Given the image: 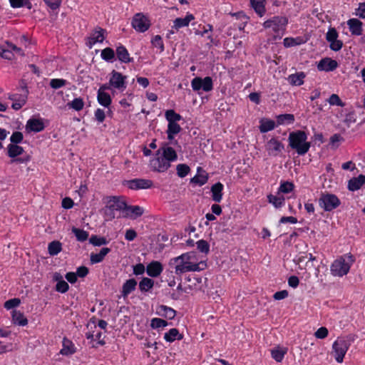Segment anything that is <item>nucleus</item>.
<instances>
[{
  "label": "nucleus",
  "mask_w": 365,
  "mask_h": 365,
  "mask_svg": "<svg viewBox=\"0 0 365 365\" xmlns=\"http://www.w3.org/2000/svg\"><path fill=\"white\" fill-rule=\"evenodd\" d=\"M288 140L289 146L295 150L299 155H304L311 146L310 143L307 141V135L303 130L291 132Z\"/></svg>",
  "instance_id": "1"
},
{
  "label": "nucleus",
  "mask_w": 365,
  "mask_h": 365,
  "mask_svg": "<svg viewBox=\"0 0 365 365\" xmlns=\"http://www.w3.org/2000/svg\"><path fill=\"white\" fill-rule=\"evenodd\" d=\"M354 262L355 258L350 253L340 256L334 260L330 266L331 275L339 277L346 275Z\"/></svg>",
  "instance_id": "2"
},
{
  "label": "nucleus",
  "mask_w": 365,
  "mask_h": 365,
  "mask_svg": "<svg viewBox=\"0 0 365 365\" xmlns=\"http://www.w3.org/2000/svg\"><path fill=\"white\" fill-rule=\"evenodd\" d=\"M126 207V202L122 197L110 196L108 197L106 206L103 208V215L106 221H111L114 220L115 212H122L123 215L124 210Z\"/></svg>",
  "instance_id": "3"
},
{
  "label": "nucleus",
  "mask_w": 365,
  "mask_h": 365,
  "mask_svg": "<svg viewBox=\"0 0 365 365\" xmlns=\"http://www.w3.org/2000/svg\"><path fill=\"white\" fill-rule=\"evenodd\" d=\"M354 338L351 335L338 337L332 344V354L338 363H342Z\"/></svg>",
  "instance_id": "4"
},
{
  "label": "nucleus",
  "mask_w": 365,
  "mask_h": 365,
  "mask_svg": "<svg viewBox=\"0 0 365 365\" xmlns=\"http://www.w3.org/2000/svg\"><path fill=\"white\" fill-rule=\"evenodd\" d=\"M288 24V19L282 16H274L263 23L264 29H270L275 36L281 38Z\"/></svg>",
  "instance_id": "5"
},
{
  "label": "nucleus",
  "mask_w": 365,
  "mask_h": 365,
  "mask_svg": "<svg viewBox=\"0 0 365 365\" xmlns=\"http://www.w3.org/2000/svg\"><path fill=\"white\" fill-rule=\"evenodd\" d=\"M318 202L325 212H331L341 205V200L336 195L327 192L321 194Z\"/></svg>",
  "instance_id": "6"
},
{
  "label": "nucleus",
  "mask_w": 365,
  "mask_h": 365,
  "mask_svg": "<svg viewBox=\"0 0 365 365\" xmlns=\"http://www.w3.org/2000/svg\"><path fill=\"white\" fill-rule=\"evenodd\" d=\"M21 93H12L9 94L8 98L13 101L11 108L15 110H20L26 103L29 94V90L27 88L25 82H21Z\"/></svg>",
  "instance_id": "7"
},
{
  "label": "nucleus",
  "mask_w": 365,
  "mask_h": 365,
  "mask_svg": "<svg viewBox=\"0 0 365 365\" xmlns=\"http://www.w3.org/2000/svg\"><path fill=\"white\" fill-rule=\"evenodd\" d=\"M191 87L194 91L198 92L202 91L209 92L213 89V81L211 77L206 76L204 78L195 77L191 81Z\"/></svg>",
  "instance_id": "8"
},
{
  "label": "nucleus",
  "mask_w": 365,
  "mask_h": 365,
  "mask_svg": "<svg viewBox=\"0 0 365 365\" xmlns=\"http://www.w3.org/2000/svg\"><path fill=\"white\" fill-rule=\"evenodd\" d=\"M172 260L176 264L175 267V273L178 275H181L183 273L188 272H196L200 271V264L192 263L191 262H187L182 259L177 260L176 257Z\"/></svg>",
  "instance_id": "9"
},
{
  "label": "nucleus",
  "mask_w": 365,
  "mask_h": 365,
  "mask_svg": "<svg viewBox=\"0 0 365 365\" xmlns=\"http://www.w3.org/2000/svg\"><path fill=\"white\" fill-rule=\"evenodd\" d=\"M110 75L109 81L113 89L121 92L124 91L127 87L126 76L115 70H113Z\"/></svg>",
  "instance_id": "10"
},
{
  "label": "nucleus",
  "mask_w": 365,
  "mask_h": 365,
  "mask_svg": "<svg viewBox=\"0 0 365 365\" xmlns=\"http://www.w3.org/2000/svg\"><path fill=\"white\" fill-rule=\"evenodd\" d=\"M148 18L141 13L136 14L132 19V26L138 32H145L150 27Z\"/></svg>",
  "instance_id": "11"
},
{
  "label": "nucleus",
  "mask_w": 365,
  "mask_h": 365,
  "mask_svg": "<svg viewBox=\"0 0 365 365\" xmlns=\"http://www.w3.org/2000/svg\"><path fill=\"white\" fill-rule=\"evenodd\" d=\"M124 185L130 190H140L148 189L153 187V182L152 180L143 178H135L130 180H126Z\"/></svg>",
  "instance_id": "12"
},
{
  "label": "nucleus",
  "mask_w": 365,
  "mask_h": 365,
  "mask_svg": "<svg viewBox=\"0 0 365 365\" xmlns=\"http://www.w3.org/2000/svg\"><path fill=\"white\" fill-rule=\"evenodd\" d=\"M150 165L153 171L164 173L170 168L171 164L164 160V158L160 155H156L155 158L150 160Z\"/></svg>",
  "instance_id": "13"
},
{
  "label": "nucleus",
  "mask_w": 365,
  "mask_h": 365,
  "mask_svg": "<svg viewBox=\"0 0 365 365\" xmlns=\"http://www.w3.org/2000/svg\"><path fill=\"white\" fill-rule=\"evenodd\" d=\"M160 155L164 158V160L170 163L178 159L176 151L172 147L168 146V144H164L157 150L156 155Z\"/></svg>",
  "instance_id": "14"
},
{
  "label": "nucleus",
  "mask_w": 365,
  "mask_h": 365,
  "mask_svg": "<svg viewBox=\"0 0 365 365\" xmlns=\"http://www.w3.org/2000/svg\"><path fill=\"white\" fill-rule=\"evenodd\" d=\"M144 210L142 207L138 205H128L124 210L123 217H130L131 219H136L138 217L143 215Z\"/></svg>",
  "instance_id": "15"
},
{
  "label": "nucleus",
  "mask_w": 365,
  "mask_h": 365,
  "mask_svg": "<svg viewBox=\"0 0 365 365\" xmlns=\"http://www.w3.org/2000/svg\"><path fill=\"white\" fill-rule=\"evenodd\" d=\"M338 66L336 61L330 58H322L317 64V69L321 71L329 72L335 70Z\"/></svg>",
  "instance_id": "16"
},
{
  "label": "nucleus",
  "mask_w": 365,
  "mask_h": 365,
  "mask_svg": "<svg viewBox=\"0 0 365 365\" xmlns=\"http://www.w3.org/2000/svg\"><path fill=\"white\" fill-rule=\"evenodd\" d=\"M283 149V144L276 138H271L267 143V150L270 155L275 156Z\"/></svg>",
  "instance_id": "17"
},
{
  "label": "nucleus",
  "mask_w": 365,
  "mask_h": 365,
  "mask_svg": "<svg viewBox=\"0 0 365 365\" xmlns=\"http://www.w3.org/2000/svg\"><path fill=\"white\" fill-rule=\"evenodd\" d=\"M163 267L162 264L158 261H153L147 265V274L151 277H158L163 272Z\"/></svg>",
  "instance_id": "18"
},
{
  "label": "nucleus",
  "mask_w": 365,
  "mask_h": 365,
  "mask_svg": "<svg viewBox=\"0 0 365 365\" xmlns=\"http://www.w3.org/2000/svg\"><path fill=\"white\" fill-rule=\"evenodd\" d=\"M138 282L135 279L131 278L127 279L122 286L121 296L125 299L128 296L134 292L136 289Z\"/></svg>",
  "instance_id": "19"
},
{
  "label": "nucleus",
  "mask_w": 365,
  "mask_h": 365,
  "mask_svg": "<svg viewBox=\"0 0 365 365\" xmlns=\"http://www.w3.org/2000/svg\"><path fill=\"white\" fill-rule=\"evenodd\" d=\"M105 33L106 30L101 28H98V30L93 31L91 33L89 41L87 43L89 48H92V46L96 43H102L105 39Z\"/></svg>",
  "instance_id": "20"
},
{
  "label": "nucleus",
  "mask_w": 365,
  "mask_h": 365,
  "mask_svg": "<svg viewBox=\"0 0 365 365\" xmlns=\"http://www.w3.org/2000/svg\"><path fill=\"white\" fill-rule=\"evenodd\" d=\"M45 126L41 119L31 118L27 121L26 129L29 132L38 133L44 129Z\"/></svg>",
  "instance_id": "21"
},
{
  "label": "nucleus",
  "mask_w": 365,
  "mask_h": 365,
  "mask_svg": "<svg viewBox=\"0 0 365 365\" xmlns=\"http://www.w3.org/2000/svg\"><path fill=\"white\" fill-rule=\"evenodd\" d=\"M365 184V175H359L358 177L352 178L348 181L347 187L350 191H356Z\"/></svg>",
  "instance_id": "22"
},
{
  "label": "nucleus",
  "mask_w": 365,
  "mask_h": 365,
  "mask_svg": "<svg viewBox=\"0 0 365 365\" xmlns=\"http://www.w3.org/2000/svg\"><path fill=\"white\" fill-rule=\"evenodd\" d=\"M115 53L118 59L121 63H128L133 62V58L130 57V54L127 48L123 45L117 46Z\"/></svg>",
  "instance_id": "23"
},
{
  "label": "nucleus",
  "mask_w": 365,
  "mask_h": 365,
  "mask_svg": "<svg viewBox=\"0 0 365 365\" xmlns=\"http://www.w3.org/2000/svg\"><path fill=\"white\" fill-rule=\"evenodd\" d=\"M76 352V348L72 341L64 337L62 341V349L60 354L63 356H70Z\"/></svg>",
  "instance_id": "24"
},
{
  "label": "nucleus",
  "mask_w": 365,
  "mask_h": 365,
  "mask_svg": "<svg viewBox=\"0 0 365 365\" xmlns=\"http://www.w3.org/2000/svg\"><path fill=\"white\" fill-rule=\"evenodd\" d=\"M349 31L352 35L360 36L362 34V22L357 19H350L347 21Z\"/></svg>",
  "instance_id": "25"
},
{
  "label": "nucleus",
  "mask_w": 365,
  "mask_h": 365,
  "mask_svg": "<svg viewBox=\"0 0 365 365\" xmlns=\"http://www.w3.org/2000/svg\"><path fill=\"white\" fill-rule=\"evenodd\" d=\"M193 19H195V16L192 14L187 13L185 18H177L174 20L173 29L178 31L182 27H186Z\"/></svg>",
  "instance_id": "26"
},
{
  "label": "nucleus",
  "mask_w": 365,
  "mask_h": 365,
  "mask_svg": "<svg viewBox=\"0 0 365 365\" xmlns=\"http://www.w3.org/2000/svg\"><path fill=\"white\" fill-rule=\"evenodd\" d=\"M156 313L158 315L168 319H174L176 315L175 310L165 305L158 306L156 309Z\"/></svg>",
  "instance_id": "27"
},
{
  "label": "nucleus",
  "mask_w": 365,
  "mask_h": 365,
  "mask_svg": "<svg viewBox=\"0 0 365 365\" xmlns=\"http://www.w3.org/2000/svg\"><path fill=\"white\" fill-rule=\"evenodd\" d=\"M110 252L108 247H103L98 253L92 252L90 255V262L91 264L103 262L105 257Z\"/></svg>",
  "instance_id": "28"
},
{
  "label": "nucleus",
  "mask_w": 365,
  "mask_h": 365,
  "mask_svg": "<svg viewBox=\"0 0 365 365\" xmlns=\"http://www.w3.org/2000/svg\"><path fill=\"white\" fill-rule=\"evenodd\" d=\"M223 185L218 182L211 187L212 199L215 202H220L222 199Z\"/></svg>",
  "instance_id": "29"
},
{
  "label": "nucleus",
  "mask_w": 365,
  "mask_h": 365,
  "mask_svg": "<svg viewBox=\"0 0 365 365\" xmlns=\"http://www.w3.org/2000/svg\"><path fill=\"white\" fill-rule=\"evenodd\" d=\"M12 322L15 325L24 327L28 324V319L23 312L14 309L12 311Z\"/></svg>",
  "instance_id": "30"
},
{
  "label": "nucleus",
  "mask_w": 365,
  "mask_h": 365,
  "mask_svg": "<svg viewBox=\"0 0 365 365\" xmlns=\"http://www.w3.org/2000/svg\"><path fill=\"white\" fill-rule=\"evenodd\" d=\"M305 76H306L304 72H298L289 75L287 78V80L291 85L299 86L304 83Z\"/></svg>",
  "instance_id": "31"
},
{
  "label": "nucleus",
  "mask_w": 365,
  "mask_h": 365,
  "mask_svg": "<svg viewBox=\"0 0 365 365\" xmlns=\"http://www.w3.org/2000/svg\"><path fill=\"white\" fill-rule=\"evenodd\" d=\"M24 148L16 144H9L7 145V155L11 158H15L23 154Z\"/></svg>",
  "instance_id": "32"
},
{
  "label": "nucleus",
  "mask_w": 365,
  "mask_h": 365,
  "mask_svg": "<svg viewBox=\"0 0 365 365\" xmlns=\"http://www.w3.org/2000/svg\"><path fill=\"white\" fill-rule=\"evenodd\" d=\"M182 128L178 123H168V130L166 131L168 135V139L173 140L175 135L178 134L181 131Z\"/></svg>",
  "instance_id": "33"
},
{
  "label": "nucleus",
  "mask_w": 365,
  "mask_h": 365,
  "mask_svg": "<svg viewBox=\"0 0 365 365\" xmlns=\"http://www.w3.org/2000/svg\"><path fill=\"white\" fill-rule=\"evenodd\" d=\"M252 7L254 9L255 12L259 16H262L264 15L265 10V0H250Z\"/></svg>",
  "instance_id": "34"
},
{
  "label": "nucleus",
  "mask_w": 365,
  "mask_h": 365,
  "mask_svg": "<svg viewBox=\"0 0 365 365\" xmlns=\"http://www.w3.org/2000/svg\"><path fill=\"white\" fill-rule=\"evenodd\" d=\"M54 279L57 281V284L56 285V290L57 292L61 293H66L68 290V284L66 281L62 279L61 275L56 273L54 275Z\"/></svg>",
  "instance_id": "35"
},
{
  "label": "nucleus",
  "mask_w": 365,
  "mask_h": 365,
  "mask_svg": "<svg viewBox=\"0 0 365 365\" xmlns=\"http://www.w3.org/2000/svg\"><path fill=\"white\" fill-rule=\"evenodd\" d=\"M164 339L166 341L171 343L176 339L181 340L182 339V335L180 334L178 329L173 328L165 334Z\"/></svg>",
  "instance_id": "36"
},
{
  "label": "nucleus",
  "mask_w": 365,
  "mask_h": 365,
  "mask_svg": "<svg viewBox=\"0 0 365 365\" xmlns=\"http://www.w3.org/2000/svg\"><path fill=\"white\" fill-rule=\"evenodd\" d=\"M97 101L101 106L106 108H108L112 103L111 97L108 93H97Z\"/></svg>",
  "instance_id": "37"
},
{
  "label": "nucleus",
  "mask_w": 365,
  "mask_h": 365,
  "mask_svg": "<svg viewBox=\"0 0 365 365\" xmlns=\"http://www.w3.org/2000/svg\"><path fill=\"white\" fill-rule=\"evenodd\" d=\"M294 121V116L293 114L285 113L277 116V123L278 125H289Z\"/></svg>",
  "instance_id": "38"
},
{
  "label": "nucleus",
  "mask_w": 365,
  "mask_h": 365,
  "mask_svg": "<svg viewBox=\"0 0 365 365\" xmlns=\"http://www.w3.org/2000/svg\"><path fill=\"white\" fill-rule=\"evenodd\" d=\"M154 286V281L148 277H143L139 282V289L142 292H147Z\"/></svg>",
  "instance_id": "39"
},
{
  "label": "nucleus",
  "mask_w": 365,
  "mask_h": 365,
  "mask_svg": "<svg viewBox=\"0 0 365 365\" xmlns=\"http://www.w3.org/2000/svg\"><path fill=\"white\" fill-rule=\"evenodd\" d=\"M275 128V122L272 120L265 119L260 121L259 130L264 133L272 130Z\"/></svg>",
  "instance_id": "40"
},
{
  "label": "nucleus",
  "mask_w": 365,
  "mask_h": 365,
  "mask_svg": "<svg viewBox=\"0 0 365 365\" xmlns=\"http://www.w3.org/2000/svg\"><path fill=\"white\" fill-rule=\"evenodd\" d=\"M62 250V244L59 241H52L48 245V251L50 255H57Z\"/></svg>",
  "instance_id": "41"
},
{
  "label": "nucleus",
  "mask_w": 365,
  "mask_h": 365,
  "mask_svg": "<svg viewBox=\"0 0 365 365\" xmlns=\"http://www.w3.org/2000/svg\"><path fill=\"white\" fill-rule=\"evenodd\" d=\"M267 198L269 202L276 208H279L284 205L285 199L283 196H276L270 194L267 196Z\"/></svg>",
  "instance_id": "42"
},
{
  "label": "nucleus",
  "mask_w": 365,
  "mask_h": 365,
  "mask_svg": "<svg viewBox=\"0 0 365 365\" xmlns=\"http://www.w3.org/2000/svg\"><path fill=\"white\" fill-rule=\"evenodd\" d=\"M102 59L107 62H113L115 59V51L113 48L107 47L101 51Z\"/></svg>",
  "instance_id": "43"
},
{
  "label": "nucleus",
  "mask_w": 365,
  "mask_h": 365,
  "mask_svg": "<svg viewBox=\"0 0 365 365\" xmlns=\"http://www.w3.org/2000/svg\"><path fill=\"white\" fill-rule=\"evenodd\" d=\"M165 116L168 123H177L182 119V116L172 109L167 110Z\"/></svg>",
  "instance_id": "44"
},
{
  "label": "nucleus",
  "mask_w": 365,
  "mask_h": 365,
  "mask_svg": "<svg viewBox=\"0 0 365 365\" xmlns=\"http://www.w3.org/2000/svg\"><path fill=\"white\" fill-rule=\"evenodd\" d=\"M72 232L75 235L77 240L79 242H84L88 237V232L79 228L73 227Z\"/></svg>",
  "instance_id": "45"
},
{
  "label": "nucleus",
  "mask_w": 365,
  "mask_h": 365,
  "mask_svg": "<svg viewBox=\"0 0 365 365\" xmlns=\"http://www.w3.org/2000/svg\"><path fill=\"white\" fill-rule=\"evenodd\" d=\"M68 106L76 111H80L83 108L84 101L81 98H76Z\"/></svg>",
  "instance_id": "46"
},
{
  "label": "nucleus",
  "mask_w": 365,
  "mask_h": 365,
  "mask_svg": "<svg viewBox=\"0 0 365 365\" xmlns=\"http://www.w3.org/2000/svg\"><path fill=\"white\" fill-rule=\"evenodd\" d=\"M287 353L286 349H276L271 351L272 357L277 362H281Z\"/></svg>",
  "instance_id": "47"
},
{
  "label": "nucleus",
  "mask_w": 365,
  "mask_h": 365,
  "mask_svg": "<svg viewBox=\"0 0 365 365\" xmlns=\"http://www.w3.org/2000/svg\"><path fill=\"white\" fill-rule=\"evenodd\" d=\"M89 242L93 246H101L108 243L107 240L104 237H98L97 235H92L89 239Z\"/></svg>",
  "instance_id": "48"
},
{
  "label": "nucleus",
  "mask_w": 365,
  "mask_h": 365,
  "mask_svg": "<svg viewBox=\"0 0 365 365\" xmlns=\"http://www.w3.org/2000/svg\"><path fill=\"white\" fill-rule=\"evenodd\" d=\"M176 170L180 178H185L190 173V168L186 164H178L176 167Z\"/></svg>",
  "instance_id": "49"
},
{
  "label": "nucleus",
  "mask_w": 365,
  "mask_h": 365,
  "mask_svg": "<svg viewBox=\"0 0 365 365\" xmlns=\"http://www.w3.org/2000/svg\"><path fill=\"white\" fill-rule=\"evenodd\" d=\"M294 185L289 181L282 182L279 187V192L284 194L291 192L294 190Z\"/></svg>",
  "instance_id": "50"
},
{
  "label": "nucleus",
  "mask_w": 365,
  "mask_h": 365,
  "mask_svg": "<svg viewBox=\"0 0 365 365\" xmlns=\"http://www.w3.org/2000/svg\"><path fill=\"white\" fill-rule=\"evenodd\" d=\"M197 250L205 255L210 252V245L205 240H200L196 242Z\"/></svg>",
  "instance_id": "51"
},
{
  "label": "nucleus",
  "mask_w": 365,
  "mask_h": 365,
  "mask_svg": "<svg viewBox=\"0 0 365 365\" xmlns=\"http://www.w3.org/2000/svg\"><path fill=\"white\" fill-rule=\"evenodd\" d=\"M168 325L167 321L160 319V318H153L150 322V327L153 329H158L161 327H165Z\"/></svg>",
  "instance_id": "52"
},
{
  "label": "nucleus",
  "mask_w": 365,
  "mask_h": 365,
  "mask_svg": "<svg viewBox=\"0 0 365 365\" xmlns=\"http://www.w3.org/2000/svg\"><path fill=\"white\" fill-rule=\"evenodd\" d=\"M151 43L154 47L159 48L160 53H162L163 51H164V50H165L164 43H163V39L160 36H159V35L155 36L153 38Z\"/></svg>",
  "instance_id": "53"
},
{
  "label": "nucleus",
  "mask_w": 365,
  "mask_h": 365,
  "mask_svg": "<svg viewBox=\"0 0 365 365\" xmlns=\"http://www.w3.org/2000/svg\"><path fill=\"white\" fill-rule=\"evenodd\" d=\"M67 83L66 80L62 78H53L50 81V86L53 89L60 88Z\"/></svg>",
  "instance_id": "54"
},
{
  "label": "nucleus",
  "mask_w": 365,
  "mask_h": 365,
  "mask_svg": "<svg viewBox=\"0 0 365 365\" xmlns=\"http://www.w3.org/2000/svg\"><path fill=\"white\" fill-rule=\"evenodd\" d=\"M46 5L52 11H56L61 5V0H43Z\"/></svg>",
  "instance_id": "55"
},
{
  "label": "nucleus",
  "mask_w": 365,
  "mask_h": 365,
  "mask_svg": "<svg viewBox=\"0 0 365 365\" xmlns=\"http://www.w3.org/2000/svg\"><path fill=\"white\" fill-rule=\"evenodd\" d=\"M24 139V135L21 132L15 131L12 133L10 137L11 143L10 144H19L22 142Z\"/></svg>",
  "instance_id": "56"
},
{
  "label": "nucleus",
  "mask_w": 365,
  "mask_h": 365,
  "mask_svg": "<svg viewBox=\"0 0 365 365\" xmlns=\"http://www.w3.org/2000/svg\"><path fill=\"white\" fill-rule=\"evenodd\" d=\"M207 176L201 175H195L192 178H191L190 182L199 185H205L207 181Z\"/></svg>",
  "instance_id": "57"
},
{
  "label": "nucleus",
  "mask_w": 365,
  "mask_h": 365,
  "mask_svg": "<svg viewBox=\"0 0 365 365\" xmlns=\"http://www.w3.org/2000/svg\"><path fill=\"white\" fill-rule=\"evenodd\" d=\"M20 303L21 300L19 298L11 299L5 302L4 308L9 310L18 307Z\"/></svg>",
  "instance_id": "58"
},
{
  "label": "nucleus",
  "mask_w": 365,
  "mask_h": 365,
  "mask_svg": "<svg viewBox=\"0 0 365 365\" xmlns=\"http://www.w3.org/2000/svg\"><path fill=\"white\" fill-rule=\"evenodd\" d=\"M328 102L331 106H339L343 107L344 103L336 94H331L328 99Z\"/></svg>",
  "instance_id": "59"
},
{
  "label": "nucleus",
  "mask_w": 365,
  "mask_h": 365,
  "mask_svg": "<svg viewBox=\"0 0 365 365\" xmlns=\"http://www.w3.org/2000/svg\"><path fill=\"white\" fill-rule=\"evenodd\" d=\"M338 38V33L334 28H329L327 35L326 39L328 42L333 41Z\"/></svg>",
  "instance_id": "60"
},
{
  "label": "nucleus",
  "mask_w": 365,
  "mask_h": 365,
  "mask_svg": "<svg viewBox=\"0 0 365 365\" xmlns=\"http://www.w3.org/2000/svg\"><path fill=\"white\" fill-rule=\"evenodd\" d=\"M328 329L324 327H322L317 330L314 333V336L317 339H322L326 338L328 336Z\"/></svg>",
  "instance_id": "61"
},
{
  "label": "nucleus",
  "mask_w": 365,
  "mask_h": 365,
  "mask_svg": "<svg viewBox=\"0 0 365 365\" xmlns=\"http://www.w3.org/2000/svg\"><path fill=\"white\" fill-rule=\"evenodd\" d=\"M94 115L98 123H103L106 118L105 111L101 108H97L95 110Z\"/></svg>",
  "instance_id": "62"
},
{
  "label": "nucleus",
  "mask_w": 365,
  "mask_h": 365,
  "mask_svg": "<svg viewBox=\"0 0 365 365\" xmlns=\"http://www.w3.org/2000/svg\"><path fill=\"white\" fill-rule=\"evenodd\" d=\"M283 43L286 48H289L299 44V42L298 38L287 37L284 39Z\"/></svg>",
  "instance_id": "63"
},
{
  "label": "nucleus",
  "mask_w": 365,
  "mask_h": 365,
  "mask_svg": "<svg viewBox=\"0 0 365 365\" xmlns=\"http://www.w3.org/2000/svg\"><path fill=\"white\" fill-rule=\"evenodd\" d=\"M356 15L361 19H365V3L359 4V8L356 11Z\"/></svg>",
  "instance_id": "64"
}]
</instances>
